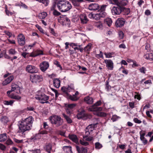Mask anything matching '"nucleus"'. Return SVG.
Here are the masks:
<instances>
[{"instance_id": "obj_1", "label": "nucleus", "mask_w": 153, "mask_h": 153, "mask_svg": "<svg viewBox=\"0 0 153 153\" xmlns=\"http://www.w3.org/2000/svg\"><path fill=\"white\" fill-rule=\"evenodd\" d=\"M34 119L32 116H30L21 121H19L18 123L19 128L18 133L23 134L25 131L30 130L32 126Z\"/></svg>"}, {"instance_id": "obj_2", "label": "nucleus", "mask_w": 153, "mask_h": 153, "mask_svg": "<svg viewBox=\"0 0 153 153\" xmlns=\"http://www.w3.org/2000/svg\"><path fill=\"white\" fill-rule=\"evenodd\" d=\"M102 103L101 101H98L95 103L93 105L91 106L88 108V111H90L94 112V114L100 117H105L106 114L105 113L102 112V107H98Z\"/></svg>"}, {"instance_id": "obj_3", "label": "nucleus", "mask_w": 153, "mask_h": 153, "mask_svg": "<svg viewBox=\"0 0 153 153\" xmlns=\"http://www.w3.org/2000/svg\"><path fill=\"white\" fill-rule=\"evenodd\" d=\"M59 10L62 12H65L70 10L72 7L71 4L68 1L60 0L55 4Z\"/></svg>"}, {"instance_id": "obj_4", "label": "nucleus", "mask_w": 153, "mask_h": 153, "mask_svg": "<svg viewBox=\"0 0 153 153\" xmlns=\"http://www.w3.org/2000/svg\"><path fill=\"white\" fill-rule=\"evenodd\" d=\"M14 91L17 94L20 93V88L19 86L16 84H13L11 86V89L8 91L7 92L8 96L11 99L17 100H19L21 99V97L18 95L13 93H11L12 91Z\"/></svg>"}, {"instance_id": "obj_5", "label": "nucleus", "mask_w": 153, "mask_h": 153, "mask_svg": "<svg viewBox=\"0 0 153 153\" xmlns=\"http://www.w3.org/2000/svg\"><path fill=\"white\" fill-rule=\"evenodd\" d=\"M49 119L51 123L53 124H55L56 127H59L62 125L63 122V120L61 117L56 115L51 116Z\"/></svg>"}, {"instance_id": "obj_6", "label": "nucleus", "mask_w": 153, "mask_h": 153, "mask_svg": "<svg viewBox=\"0 0 153 153\" xmlns=\"http://www.w3.org/2000/svg\"><path fill=\"white\" fill-rule=\"evenodd\" d=\"M30 80L33 83L37 84L43 81V78L41 74H34L30 76Z\"/></svg>"}, {"instance_id": "obj_7", "label": "nucleus", "mask_w": 153, "mask_h": 153, "mask_svg": "<svg viewBox=\"0 0 153 153\" xmlns=\"http://www.w3.org/2000/svg\"><path fill=\"white\" fill-rule=\"evenodd\" d=\"M61 90L65 96L68 95L70 92H74L75 91L74 85L73 84H70L67 86L62 87Z\"/></svg>"}, {"instance_id": "obj_8", "label": "nucleus", "mask_w": 153, "mask_h": 153, "mask_svg": "<svg viewBox=\"0 0 153 153\" xmlns=\"http://www.w3.org/2000/svg\"><path fill=\"white\" fill-rule=\"evenodd\" d=\"M106 13L104 12H100V13L96 14L92 13L88 14V17L90 18H93L96 20H98L101 18H103L105 16Z\"/></svg>"}, {"instance_id": "obj_9", "label": "nucleus", "mask_w": 153, "mask_h": 153, "mask_svg": "<svg viewBox=\"0 0 153 153\" xmlns=\"http://www.w3.org/2000/svg\"><path fill=\"white\" fill-rule=\"evenodd\" d=\"M36 100H39L42 103H49L48 101L49 99V97L44 94L41 95H36L35 97Z\"/></svg>"}, {"instance_id": "obj_10", "label": "nucleus", "mask_w": 153, "mask_h": 153, "mask_svg": "<svg viewBox=\"0 0 153 153\" xmlns=\"http://www.w3.org/2000/svg\"><path fill=\"white\" fill-rule=\"evenodd\" d=\"M58 22L61 24L64 25H70V21L66 16H60L58 19Z\"/></svg>"}, {"instance_id": "obj_11", "label": "nucleus", "mask_w": 153, "mask_h": 153, "mask_svg": "<svg viewBox=\"0 0 153 153\" xmlns=\"http://www.w3.org/2000/svg\"><path fill=\"white\" fill-rule=\"evenodd\" d=\"M76 116L78 119H82L84 120H85L88 118H90L91 117V116L85 114L84 110H82L81 111L79 112Z\"/></svg>"}, {"instance_id": "obj_12", "label": "nucleus", "mask_w": 153, "mask_h": 153, "mask_svg": "<svg viewBox=\"0 0 153 153\" xmlns=\"http://www.w3.org/2000/svg\"><path fill=\"white\" fill-rule=\"evenodd\" d=\"M25 70L27 72L30 74L36 73L38 71V69L36 67L29 65L26 66Z\"/></svg>"}, {"instance_id": "obj_13", "label": "nucleus", "mask_w": 153, "mask_h": 153, "mask_svg": "<svg viewBox=\"0 0 153 153\" xmlns=\"http://www.w3.org/2000/svg\"><path fill=\"white\" fill-rule=\"evenodd\" d=\"M76 105L75 104H65V106L66 108L65 109L67 113L69 114H71L72 113L73 111V109L76 106Z\"/></svg>"}, {"instance_id": "obj_14", "label": "nucleus", "mask_w": 153, "mask_h": 153, "mask_svg": "<svg viewBox=\"0 0 153 153\" xmlns=\"http://www.w3.org/2000/svg\"><path fill=\"white\" fill-rule=\"evenodd\" d=\"M18 41L19 45L21 46L24 45L25 43V37L23 34L20 33L18 36Z\"/></svg>"}, {"instance_id": "obj_15", "label": "nucleus", "mask_w": 153, "mask_h": 153, "mask_svg": "<svg viewBox=\"0 0 153 153\" xmlns=\"http://www.w3.org/2000/svg\"><path fill=\"white\" fill-rule=\"evenodd\" d=\"M104 62L106 65V67L108 70H112L114 68V63L111 59H105Z\"/></svg>"}, {"instance_id": "obj_16", "label": "nucleus", "mask_w": 153, "mask_h": 153, "mask_svg": "<svg viewBox=\"0 0 153 153\" xmlns=\"http://www.w3.org/2000/svg\"><path fill=\"white\" fill-rule=\"evenodd\" d=\"M49 66V64L48 62L44 61L40 65V69L42 72H45L48 68Z\"/></svg>"}, {"instance_id": "obj_17", "label": "nucleus", "mask_w": 153, "mask_h": 153, "mask_svg": "<svg viewBox=\"0 0 153 153\" xmlns=\"http://www.w3.org/2000/svg\"><path fill=\"white\" fill-rule=\"evenodd\" d=\"M122 11V9L120 7H113L111 10V12L113 14L119 15L120 13Z\"/></svg>"}, {"instance_id": "obj_18", "label": "nucleus", "mask_w": 153, "mask_h": 153, "mask_svg": "<svg viewBox=\"0 0 153 153\" xmlns=\"http://www.w3.org/2000/svg\"><path fill=\"white\" fill-rule=\"evenodd\" d=\"M125 19L123 18H119L116 21L115 25L117 27H122L125 23Z\"/></svg>"}, {"instance_id": "obj_19", "label": "nucleus", "mask_w": 153, "mask_h": 153, "mask_svg": "<svg viewBox=\"0 0 153 153\" xmlns=\"http://www.w3.org/2000/svg\"><path fill=\"white\" fill-rule=\"evenodd\" d=\"M94 125L92 124L88 125L85 129V133L87 135H89L94 130Z\"/></svg>"}, {"instance_id": "obj_20", "label": "nucleus", "mask_w": 153, "mask_h": 153, "mask_svg": "<svg viewBox=\"0 0 153 153\" xmlns=\"http://www.w3.org/2000/svg\"><path fill=\"white\" fill-rule=\"evenodd\" d=\"M79 18L81 23L82 24L86 23L88 20L85 14L84 13L80 14Z\"/></svg>"}, {"instance_id": "obj_21", "label": "nucleus", "mask_w": 153, "mask_h": 153, "mask_svg": "<svg viewBox=\"0 0 153 153\" xmlns=\"http://www.w3.org/2000/svg\"><path fill=\"white\" fill-rule=\"evenodd\" d=\"M78 92L77 91L74 94H73V95H71L69 94L68 95H66L65 96L68 99H70L72 101H75L77 100L76 95H78Z\"/></svg>"}, {"instance_id": "obj_22", "label": "nucleus", "mask_w": 153, "mask_h": 153, "mask_svg": "<svg viewBox=\"0 0 153 153\" xmlns=\"http://www.w3.org/2000/svg\"><path fill=\"white\" fill-rule=\"evenodd\" d=\"M100 6L99 4H90L88 6V9L91 10H95L99 8Z\"/></svg>"}, {"instance_id": "obj_23", "label": "nucleus", "mask_w": 153, "mask_h": 153, "mask_svg": "<svg viewBox=\"0 0 153 153\" xmlns=\"http://www.w3.org/2000/svg\"><path fill=\"white\" fill-rule=\"evenodd\" d=\"M43 54L42 51L38 50L34 52L30 53V57H36L38 55Z\"/></svg>"}, {"instance_id": "obj_24", "label": "nucleus", "mask_w": 153, "mask_h": 153, "mask_svg": "<svg viewBox=\"0 0 153 153\" xmlns=\"http://www.w3.org/2000/svg\"><path fill=\"white\" fill-rule=\"evenodd\" d=\"M77 151L79 153H87V150L84 147H80L78 146H76Z\"/></svg>"}, {"instance_id": "obj_25", "label": "nucleus", "mask_w": 153, "mask_h": 153, "mask_svg": "<svg viewBox=\"0 0 153 153\" xmlns=\"http://www.w3.org/2000/svg\"><path fill=\"white\" fill-rule=\"evenodd\" d=\"M69 138L73 142L76 143H78V140L77 136L74 134H71L69 135Z\"/></svg>"}, {"instance_id": "obj_26", "label": "nucleus", "mask_w": 153, "mask_h": 153, "mask_svg": "<svg viewBox=\"0 0 153 153\" xmlns=\"http://www.w3.org/2000/svg\"><path fill=\"white\" fill-rule=\"evenodd\" d=\"M84 101L87 104H91L93 102V100L92 97L89 96L86 97L84 98Z\"/></svg>"}, {"instance_id": "obj_27", "label": "nucleus", "mask_w": 153, "mask_h": 153, "mask_svg": "<svg viewBox=\"0 0 153 153\" xmlns=\"http://www.w3.org/2000/svg\"><path fill=\"white\" fill-rule=\"evenodd\" d=\"M53 84L55 87L58 88L60 85V81L58 79H55L53 80Z\"/></svg>"}, {"instance_id": "obj_28", "label": "nucleus", "mask_w": 153, "mask_h": 153, "mask_svg": "<svg viewBox=\"0 0 153 153\" xmlns=\"http://www.w3.org/2000/svg\"><path fill=\"white\" fill-rule=\"evenodd\" d=\"M144 57L150 61H153V53H147L144 56Z\"/></svg>"}, {"instance_id": "obj_29", "label": "nucleus", "mask_w": 153, "mask_h": 153, "mask_svg": "<svg viewBox=\"0 0 153 153\" xmlns=\"http://www.w3.org/2000/svg\"><path fill=\"white\" fill-rule=\"evenodd\" d=\"M7 139V136L6 133H3L0 134V142H4Z\"/></svg>"}, {"instance_id": "obj_30", "label": "nucleus", "mask_w": 153, "mask_h": 153, "mask_svg": "<svg viewBox=\"0 0 153 153\" xmlns=\"http://www.w3.org/2000/svg\"><path fill=\"white\" fill-rule=\"evenodd\" d=\"M63 149L67 153H72V149L71 146H64Z\"/></svg>"}, {"instance_id": "obj_31", "label": "nucleus", "mask_w": 153, "mask_h": 153, "mask_svg": "<svg viewBox=\"0 0 153 153\" xmlns=\"http://www.w3.org/2000/svg\"><path fill=\"white\" fill-rule=\"evenodd\" d=\"M55 6H56L55 4L51 8V10L53 11V14L55 16H59L61 14V13L56 10L55 9Z\"/></svg>"}, {"instance_id": "obj_32", "label": "nucleus", "mask_w": 153, "mask_h": 153, "mask_svg": "<svg viewBox=\"0 0 153 153\" xmlns=\"http://www.w3.org/2000/svg\"><path fill=\"white\" fill-rule=\"evenodd\" d=\"M47 16V13L46 12H43L39 13L38 17L39 19H45Z\"/></svg>"}, {"instance_id": "obj_33", "label": "nucleus", "mask_w": 153, "mask_h": 153, "mask_svg": "<svg viewBox=\"0 0 153 153\" xmlns=\"http://www.w3.org/2000/svg\"><path fill=\"white\" fill-rule=\"evenodd\" d=\"M92 44L89 43L84 48V50L87 53H89L91 49Z\"/></svg>"}, {"instance_id": "obj_34", "label": "nucleus", "mask_w": 153, "mask_h": 153, "mask_svg": "<svg viewBox=\"0 0 153 153\" xmlns=\"http://www.w3.org/2000/svg\"><path fill=\"white\" fill-rule=\"evenodd\" d=\"M52 145L51 144H47L45 147V149L48 153H51V149Z\"/></svg>"}, {"instance_id": "obj_35", "label": "nucleus", "mask_w": 153, "mask_h": 153, "mask_svg": "<svg viewBox=\"0 0 153 153\" xmlns=\"http://www.w3.org/2000/svg\"><path fill=\"white\" fill-rule=\"evenodd\" d=\"M105 23L107 24L108 26H110L112 23L111 19L110 18H107L105 19Z\"/></svg>"}, {"instance_id": "obj_36", "label": "nucleus", "mask_w": 153, "mask_h": 153, "mask_svg": "<svg viewBox=\"0 0 153 153\" xmlns=\"http://www.w3.org/2000/svg\"><path fill=\"white\" fill-rule=\"evenodd\" d=\"M104 54L105 55V57L106 58H111L115 54L113 52L111 53L105 52L104 53Z\"/></svg>"}, {"instance_id": "obj_37", "label": "nucleus", "mask_w": 153, "mask_h": 153, "mask_svg": "<svg viewBox=\"0 0 153 153\" xmlns=\"http://www.w3.org/2000/svg\"><path fill=\"white\" fill-rule=\"evenodd\" d=\"M89 135H87L86 134V133H85V135H83V137L84 140H85L86 141H90L92 140L93 139V137H92L88 136Z\"/></svg>"}, {"instance_id": "obj_38", "label": "nucleus", "mask_w": 153, "mask_h": 153, "mask_svg": "<svg viewBox=\"0 0 153 153\" xmlns=\"http://www.w3.org/2000/svg\"><path fill=\"white\" fill-rule=\"evenodd\" d=\"M62 115L64 118L66 120V121H67L68 123H72V120L69 117L67 116L65 114H63Z\"/></svg>"}, {"instance_id": "obj_39", "label": "nucleus", "mask_w": 153, "mask_h": 153, "mask_svg": "<svg viewBox=\"0 0 153 153\" xmlns=\"http://www.w3.org/2000/svg\"><path fill=\"white\" fill-rule=\"evenodd\" d=\"M14 102V101L13 100L10 101H5L4 102V103L5 105H12Z\"/></svg>"}, {"instance_id": "obj_40", "label": "nucleus", "mask_w": 153, "mask_h": 153, "mask_svg": "<svg viewBox=\"0 0 153 153\" xmlns=\"http://www.w3.org/2000/svg\"><path fill=\"white\" fill-rule=\"evenodd\" d=\"M1 121L4 123H7L8 121V119L7 117L3 116L1 118Z\"/></svg>"}, {"instance_id": "obj_41", "label": "nucleus", "mask_w": 153, "mask_h": 153, "mask_svg": "<svg viewBox=\"0 0 153 153\" xmlns=\"http://www.w3.org/2000/svg\"><path fill=\"white\" fill-rule=\"evenodd\" d=\"M86 141L83 138L82 140H80L79 142L81 145L85 146H87L89 145V143L86 142Z\"/></svg>"}, {"instance_id": "obj_42", "label": "nucleus", "mask_w": 153, "mask_h": 153, "mask_svg": "<svg viewBox=\"0 0 153 153\" xmlns=\"http://www.w3.org/2000/svg\"><path fill=\"white\" fill-rule=\"evenodd\" d=\"M41 137L42 136L40 133L37 134H36L32 139H33L34 141L39 139H41Z\"/></svg>"}, {"instance_id": "obj_43", "label": "nucleus", "mask_w": 153, "mask_h": 153, "mask_svg": "<svg viewBox=\"0 0 153 153\" xmlns=\"http://www.w3.org/2000/svg\"><path fill=\"white\" fill-rule=\"evenodd\" d=\"M95 149H100L102 147V145L99 142L96 143L95 144Z\"/></svg>"}, {"instance_id": "obj_44", "label": "nucleus", "mask_w": 153, "mask_h": 153, "mask_svg": "<svg viewBox=\"0 0 153 153\" xmlns=\"http://www.w3.org/2000/svg\"><path fill=\"white\" fill-rule=\"evenodd\" d=\"M17 52V51H16L15 49L13 48H11L9 51V53L13 55L16 54Z\"/></svg>"}, {"instance_id": "obj_45", "label": "nucleus", "mask_w": 153, "mask_h": 153, "mask_svg": "<svg viewBox=\"0 0 153 153\" xmlns=\"http://www.w3.org/2000/svg\"><path fill=\"white\" fill-rule=\"evenodd\" d=\"M95 25L96 27L100 29H101L102 27V23L100 22H96Z\"/></svg>"}, {"instance_id": "obj_46", "label": "nucleus", "mask_w": 153, "mask_h": 153, "mask_svg": "<svg viewBox=\"0 0 153 153\" xmlns=\"http://www.w3.org/2000/svg\"><path fill=\"white\" fill-rule=\"evenodd\" d=\"M54 64L56 65V66L58 67H59L61 70H62V67L61 66L59 62L55 60L54 61Z\"/></svg>"}, {"instance_id": "obj_47", "label": "nucleus", "mask_w": 153, "mask_h": 153, "mask_svg": "<svg viewBox=\"0 0 153 153\" xmlns=\"http://www.w3.org/2000/svg\"><path fill=\"white\" fill-rule=\"evenodd\" d=\"M5 11L6 14L8 16H11L13 14V13L12 12H10L7 10V7L6 6H5Z\"/></svg>"}, {"instance_id": "obj_48", "label": "nucleus", "mask_w": 153, "mask_h": 153, "mask_svg": "<svg viewBox=\"0 0 153 153\" xmlns=\"http://www.w3.org/2000/svg\"><path fill=\"white\" fill-rule=\"evenodd\" d=\"M119 118V117L117 116V115H114L112 116V117L111 118V119L113 122H115Z\"/></svg>"}, {"instance_id": "obj_49", "label": "nucleus", "mask_w": 153, "mask_h": 153, "mask_svg": "<svg viewBox=\"0 0 153 153\" xmlns=\"http://www.w3.org/2000/svg\"><path fill=\"white\" fill-rule=\"evenodd\" d=\"M4 32L6 35L9 36V38H10L13 35L12 33L8 31L5 30Z\"/></svg>"}, {"instance_id": "obj_50", "label": "nucleus", "mask_w": 153, "mask_h": 153, "mask_svg": "<svg viewBox=\"0 0 153 153\" xmlns=\"http://www.w3.org/2000/svg\"><path fill=\"white\" fill-rule=\"evenodd\" d=\"M49 2V0H42L41 3L44 4L45 6H47Z\"/></svg>"}, {"instance_id": "obj_51", "label": "nucleus", "mask_w": 153, "mask_h": 153, "mask_svg": "<svg viewBox=\"0 0 153 153\" xmlns=\"http://www.w3.org/2000/svg\"><path fill=\"white\" fill-rule=\"evenodd\" d=\"M140 138L143 139V137H144V136L146 134L145 131L142 130L140 131Z\"/></svg>"}, {"instance_id": "obj_52", "label": "nucleus", "mask_w": 153, "mask_h": 153, "mask_svg": "<svg viewBox=\"0 0 153 153\" xmlns=\"http://www.w3.org/2000/svg\"><path fill=\"white\" fill-rule=\"evenodd\" d=\"M118 35L120 39H122L123 38L124 36V34L123 32L121 31H120L118 33Z\"/></svg>"}, {"instance_id": "obj_53", "label": "nucleus", "mask_w": 153, "mask_h": 153, "mask_svg": "<svg viewBox=\"0 0 153 153\" xmlns=\"http://www.w3.org/2000/svg\"><path fill=\"white\" fill-rule=\"evenodd\" d=\"M139 70L141 73L144 74H145L146 69L144 67H141L139 69Z\"/></svg>"}, {"instance_id": "obj_54", "label": "nucleus", "mask_w": 153, "mask_h": 153, "mask_svg": "<svg viewBox=\"0 0 153 153\" xmlns=\"http://www.w3.org/2000/svg\"><path fill=\"white\" fill-rule=\"evenodd\" d=\"M36 27L39 30V31L42 33H44V31L42 28L38 25H35Z\"/></svg>"}, {"instance_id": "obj_55", "label": "nucleus", "mask_w": 153, "mask_h": 153, "mask_svg": "<svg viewBox=\"0 0 153 153\" xmlns=\"http://www.w3.org/2000/svg\"><path fill=\"white\" fill-rule=\"evenodd\" d=\"M13 143V142L10 139H8L6 142V144L8 145H11Z\"/></svg>"}, {"instance_id": "obj_56", "label": "nucleus", "mask_w": 153, "mask_h": 153, "mask_svg": "<svg viewBox=\"0 0 153 153\" xmlns=\"http://www.w3.org/2000/svg\"><path fill=\"white\" fill-rule=\"evenodd\" d=\"M14 78V76H13L12 75L9 77L8 78H7V79H6V80H7L9 82H10Z\"/></svg>"}, {"instance_id": "obj_57", "label": "nucleus", "mask_w": 153, "mask_h": 153, "mask_svg": "<svg viewBox=\"0 0 153 153\" xmlns=\"http://www.w3.org/2000/svg\"><path fill=\"white\" fill-rule=\"evenodd\" d=\"M134 121L136 123L140 124L141 123V121L139 120L138 118H135L133 119Z\"/></svg>"}, {"instance_id": "obj_58", "label": "nucleus", "mask_w": 153, "mask_h": 153, "mask_svg": "<svg viewBox=\"0 0 153 153\" xmlns=\"http://www.w3.org/2000/svg\"><path fill=\"white\" fill-rule=\"evenodd\" d=\"M140 140L142 141L143 142V144L144 145L146 144L147 143V140L145 138V137H143V138L141 139V138H140Z\"/></svg>"}, {"instance_id": "obj_59", "label": "nucleus", "mask_w": 153, "mask_h": 153, "mask_svg": "<svg viewBox=\"0 0 153 153\" xmlns=\"http://www.w3.org/2000/svg\"><path fill=\"white\" fill-rule=\"evenodd\" d=\"M129 105L130 107L132 109L134 107V102H129Z\"/></svg>"}, {"instance_id": "obj_60", "label": "nucleus", "mask_w": 153, "mask_h": 153, "mask_svg": "<svg viewBox=\"0 0 153 153\" xmlns=\"http://www.w3.org/2000/svg\"><path fill=\"white\" fill-rule=\"evenodd\" d=\"M124 11L125 12L124 14L125 15H128L130 13V10L129 9H125Z\"/></svg>"}, {"instance_id": "obj_61", "label": "nucleus", "mask_w": 153, "mask_h": 153, "mask_svg": "<svg viewBox=\"0 0 153 153\" xmlns=\"http://www.w3.org/2000/svg\"><path fill=\"white\" fill-rule=\"evenodd\" d=\"M106 6L105 5H102L100 8V10L101 12H104V11L105 10Z\"/></svg>"}, {"instance_id": "obj_62", "label": "nucleus", "mask_w": 153, "mask_h": 153, "mask_svg": "<svg viewBox=\"0 0 153 153\" xmlns=\"http://www.w3.org/2000/svg\"><path fill=\"white\" fill-rule=\"evenodd\" d=\"M6 146L3 144L0 143V149L2 150H4L6 149Z\"/></svg>"}, {"instance_id": "obj_63", "label": "nucleus", "mask_w": 153, "mask_h": 153, "mask_svg": "<svg viewBox=\"0 0 153 153\" xmlns=\"http://www.w3.org/2000/svg\"><path fill=\"white\" fill-rule=\"evenodd\" d=\"M134 98L135 99H137L138 100H140L141 99L140 95L139 94H137L135 95Z\"/></svg>"}, {"instance_id": "obj_64", "label": "nucleus", "mask_w": 153, "mask_h": 153, "mask_svg": "<svg viewBox=\"0 0 153 153\" xmlns=\"http://www.w3.org/2000/svg\"><path fill=\"white\" fill-rule=\"evenodd\" d=\"M33 153H40L41 151L39 149H36L32 151Z\"/></svg>"}]
</instances>
